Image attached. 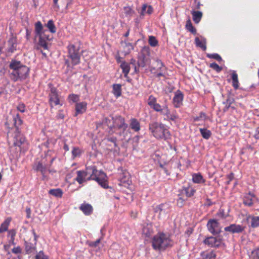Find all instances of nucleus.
I'll return each instance as SVG.
<instances>
[{"mask_svg":"<svg viewBox=\"0 0 259 259\" xmlns=\"http://www.w3.org/2000/svg\"><path fill=\"white\" fill-rule=\"evenodd\" d=\"M183 190L187 197H192L196 192V190L191 186H189L187 187H184Z\"/></svg>","mask_w":259,"mask_h":259,"instance_id":"nucleus-34","label":"nucleus"},{"mask_svg":"<svg viewBox=\"0 0 259 259\" xmlns=\"http://www.w3.org/2000/svg\"><path fill=\"white\" fill-rule=\"evenodd\" d=\"M75 180L79 184L90 180L96 181L102 187L107 189L108 184L106 175L103 171H99L96 166H91L87 167L86 171L78 170Z\"/></svg>","mask_w":259,"mask_h":259,"instance_id":"nucleus-2","label":"nucleus"},{"mask_svg":"<svg viewBox=\"0 0 259 259\" xmlns=\"http://www.w3.org/2000/svg\"><path fill=\"white\" fill-rule=\"evenodd\" d=\"M164 65L161 60L157 59L152 64L150 67V71L153 72L156 71H163Z\"/></svg>","mask_w":259,"mask_h":259,"instance_id":"nucleus-20","label":"nucleus"},{"mask_svg":"<svg viewBox=\"0 0 259 259\" xmlns=\"http://www.w3.org/2000/svg\"><path fill=\"white\" fill-rule=\"evenodd\" d=\"M150 55V51L148 47H144L142 51L140 56L138 58V65L142 67H144L149 63V56Z\"/></svg>","mask_w":259,"mask_h":259,"instance_id":"nucleus-11","label":"nucleus"},{"mask_svg":"<svg viewBox=\"0 0 259 259\" xmlns=\"http://www.w3.org/2000/svg\"><path fill=\"white\" fill-rule=\"evenodd\" d=\"M252 259H259V248L253 250L251 252Z\"/></svg>","mask_w":259,"mask_h":259,"instance_id":"nucleus-52","label":"nucleus"},{"mask_svg":"<svg viewBox=\"0 0 259 259\" xmlns=\"http://www.w3.org/2000/svg\"><path fill=\"white\" fill-rule=\"evenodd\" d=\"M12 251L13 253L18 254L22 252L21 248L20 246L14 247L12 249Z\"/></svg>","mask_w":259,"mask_h":259,"instance_id":"nucleus-57","label":"nucleus"},{"mask_svg":"<svg viewBox=\"0 0 259 259\" xmlns=\"http://www.w3.org/2000/svg\"><path fill=\"white\" fill-rule=\"evenodd\" d=\"M186 28L187 30L191 32L192 33L194 34H196V28L193 26V24L191 21L190 20H188L186 24Z\"/></svg>","mask_w":259,"mask_h":259,"instance_id":"nucleus-38","label":"nucleus"},{"mask_svg":"<svg viewBox=\"0 0 259 259\" xmlns=\"http://www.w3.org/2000/svg\"><path fill=\"white\" fill-rule=\"evenodd\" d=\"M8 45L9 47L8 48V52L13 53L16 50L17 47V39L16 37H12L8 41Z\"/></svg>","mask_w":259,"mask_h":259,"instance_id":"nucleus-28","label":"nucleus"},{"mask_svg":"<svg viewBox=\"0 0 259 259\" xmlns=\"http://www.w3.org/2000/svg\"><path fill=\"white\" fill-rule=\"evenodd\" d=\"M26 38L27 40L29 39V38H30V34H31V32L28 29H26Z\"/></svg>","mask_w":259,"mask_h":259,"instance_id":"nucleus-63","label":"nucleus"},{"mask_svg":"<svg viewBox=\"0 0 259 259\" xmlns=\"http://www.w3.org/2000/svg\"><path fill=\"white\" fill-rule=\"evenodd\" d=\"M8 236L10 237V242L13 245H15V239L16 235V230L15 229H11L8 231Z\"/></svg>","mask_w":259,"mask_h":259,"instance_id":"nucleus-37","label":"nucleus"},{"mask_svg":"<svg viewBox=\"0 0 259 259\" xmlns=\"http://www.w3.org/2000/svg\"><path fill=\"white\" fill-rule=\"evenodd\" d=\"M192 14L194 22L198 23L202 17V13L200 11H193Z\"/></svg>","mask_w":259,"mask_h":259,"instance_id":"nucleus-35","label":"nucleus"},{"mask_svg":"<svg viewBox=\"0 0 259 259\" xmlns=\"http://www.w3.org/2000/svg\"><path fill=\"white\" fill-rule=\"evenodd\" d=\"M184 94L180 90H177L175 93V96L172 99L174 106L176 108H179L183 105Z\"/></svg>","mask_w":259,"mask_h":259,"instance_id":"nucleus-14","label":"nucleus"},{"mask_svg":"<svg viewBox=\"0 0 259 259\" xmlns=\"http://www.w3.org/2000/svg\"><path fill=\"white\" fill-rule=\"evenodd\" d=\"M170 210V206L168 204L161 203L156 205L153 208V211L156 213H158V218L160 219L162 215L168 213Z\"/></svg>","mask_w":259,"mask_h":259,"instance_id":"nucleus-13","label":"nucleus"},{"mask_svg":"<svg viewBox=\"0 0 259 259\" xmlns=\"http://www.w3.org/2000/svg\"><path fill=\"white\" fill-rule=\"evenodd\" d=\"M161 114L164 115L166 116L167 118L168 119L169 116L170 115L171 113L170 112L169 110L168 109L167 106H163V110L161 112Z\"/></svg>","mask_w":259,"mask_h":259,"instance_id":"nucleus-50","label":"nucleus"},{"mask_svg":"<svg viewBox=\"0 0 259 259\" xmlns=\"http://www.w3.org/2000/svg\"><path fill=\"white\" fill-rule=\"evenodd\" d=\"M81 153V150L78 147H74L72 151V156L74 158L79 156Z\"/></svg>","mask_w":259,"mask_h":259,"instance_id":"nucleus-48","label":"nucleus"},{"mask_svg":"<svg viewBox=\"0 0 259 259\" xmlns=\"http://www.w3.org/2000/svg\"><path fill=\"white\" fill-rule=\"evenodd\" d=\"M209 67L216 71L217 72H220L222 70V67H220L218 64L216 63H212L210 64Z\"/></svg>","mask_w":259,"mask_h":259,"instance_id":"nucleus-47","label":"nucleus"},{"mask_svg":"<svg viewBox=\"0 0 259 259\" xmlns=\"http://www.w3.org/2000/svg\"><path fill=\"white\" fill-rule=\"evenodd\" d=\"M50 92L49 94V103L51 108H53L54 106H62L63 104L60 100V97L58 94L57 89L53 87L52 84H49Z\"/></svg>","mask_w":259,"mask_h":259,"instance_id":"nucleus-8","label":"nucleus"},{"mask_svg":"<svg viewBox=\"0 0 259 259\" xmlns=\"http://www.w3.org/2000/svg\"><path fill=\"white\" fill-rule=\"evenodd\" d=\"M47 30L44 29L43 25L40 21H37L34 25V39L38 38V41L37 42L35 49L39 50L41 53L42 55L47 57V55L45 52H44L41 48L44 50H48V41L51 40L49 35L46 34Z\"/></svg>","mask_w":259,"mask_h":259,"instance_id":"nucleus-3","label":"nucleus"},{"mask_svg":"<svg viewBox=\"0 0 259 259\" xmlns=\"http://www.w3.org/2000/svg\"><path fill=\"white\" fill-rule=\"evenodd\" d=\"M200 132L205 139H208L211 135V131L206 128H200Z\"/></svg>","mask_w":259,"mask_h":259,"instance_id":"nucleus-39","label":"nucleus"},{"mask_svg":"<svg viewBox=\"0 0 259 259\" xmlns=\"http://www.w3.org/2000/svg\"><path fill=\"white\" fill-rule=\"evenodd\" d=\"M79 208L85 215H90L93 212V206L91 204L86 202L82 203Z\"/></svg>","mask_w":259,"mask_h":259,"instance_id":"nucleus-17","label":"nucleus"},{"mask_svg":"<svg viewBox=\"0 0 259 259\" xmlns=\"http://www.w3.org/2000/svg\"><path fill=\"white\" fill-rule=\"evenodd\" d=\"M35 259H48L47 255L44 254L42 251H40L35 256Z\"/></svg>","mask_w":259,"mask_h":259,"instance_id":"nucleus-53","label":"nucleus"},{"mask_svg":"<svg viewBox=\"0 0 259 259\" xmlns=\"http://www.w3.org/2000/svg\"><path fill=\"white\" fill-rule=\"evenodd\" d=\"M134 49L133 46L131 43L125 42L124 46V54L126 55L131 52V51Z\"/></svg>","mask_w":259,"mask_h":259,"instance_id":"nucleus-41","label":"nucleus"},{"mask_svg":"<svg viewBox=\"0 0 259 259\" xmlns=\"http://www.w3.org/2000/svg\"><path fill=\"white\" fill-rule=\"evenodd\" d=\"M87 108V103L85 102L77 103L75 105V113L76 116L78 114H82L85 112Z\"/></svg>","mask_w":259,"mask_h":259,"instance_id":"nucleus-19","label":"nucleus"},{"mask_svg":"<svg viewBox=\"0 0 259 259\" xmlns=\"http://www.w3.org/2000/svg\"><path fill=\"white\" fill-rule=\"evenodd\" d=\"M113 126L117 130H121L119 132L120 136H123L125 137V132L127 128L128 125L125 122L124 117L121 116H116L112 117Z\"/></svg>","mask_w":259,"mask_h":259,"instance_id":"nucleus-9","label":"nucleus"},{"mask_svg":"<svg viewBox=\"0 0 259 259\" xmlns=\"http://www.w3.org/2000/svg\"><path fill=\"white\" fill-rule=\"evenodd\" d=\"M255 199L256 197L255 195L249 192L244 196L243 203L245 206L249 207L252 206Z\"/></svg>","mask_w":259,"mask_h":259,"instance_id":"nucleus-16","label":"nucleus"},{"mask_svg":"<svg viewBox=\"0 0 259 259\" xmlns=\"http://www.w3.org/2000/svg\"><path fill=\"white\" fill-rule=\"evenodd\" d=\"M200 255L202 259H216L217 255L214 251H202L200 253Z\"/></svg>","mask_w":259,"mask_h":259,"instance_id":"nucleus-27","label":"nucleus"},{"mask_svg":"<svg viewBox=\"0 0 259 259\" xmlns=\"http://www.w3.org/2000/svg\"><path fill=\"white\" fill-rule=\"evenodd\" d=\"M153 12V8L151 6H147V4H143L140 12V18L143 19L145 14L150 15Z\"/></svg>","mask_w":259,"mask_h":259,"instance_id":"nucleus-21","label":"nucleus"},{"mask_svg":"<svg viewBox=\"0 0 259 259\" xmlns=\"http://www.w3.org/2000/svg\"><path fill=\"white\" fill-rule=\"evenodd\" d=\"M206 56L208 58L214 59L218 61H221L222 60V57L220 55L217 53L207 54Z\"/></svg>","mask_w":259,"mask_h":259,"instance_id":"nucleus-45","label":"nucleus"},{"mask_svg":"<svg viewBox=\"0 0 259 259\" xmlns=\"http://www.w3.org/2000/svg\"><path fill=\"white\" fill-rule=\"evenodd\" d=\"M248 219H250V226L252 228L259 227V216H250Z\"/></svg>","mask_w":259,"mask_h":259,"instance_id":"nucleus-33","label":"nucleus"},{"mask_svg":"<svg viewBox=\"0 0 259 259\" xmlns=\"http://www.w3.org/2000/svg\"><path fill=\"white\" fill-rule=\"evenodd\" d=\"M120 67L122 69V72L124 74V77H126L130 71L131 68L130 64L124 61L121 63Z\"/></svg>","mask_w":259,"mask_h":259,"instance_id":"nucleus-31","label":"nucleus"},{"mask_svg":"<svg viewBox=\"0 0 259 259\" xmlns=\"http://www.w3.org/2000/svg\"><path fill=\"white\" fill-rule=\"evenodd\" d=\"M17 108L18 110L23 113L25 111V105L23 103H20L18 105Z\"/></svg>","mask_w":259,"mask_h":259,"instance_id":"nucleus-56","label":"nucleus"},{"mask_svg":"<svg viewBox=\"0 0 259 259\" xmlns=\"http://www.w3.org/2000/svg\"><path fill=\"white\" fill-rule=\"evenodd\" d=\"M162 71H154L153 73L155 74V75L157 77H160L161 76H164V74L162 73Z\"/></svg>","mask_w":259,"mask_h":259,"instance_id":"nucleus-59","label":"nucleus"},{"mask_svg":"<svg viewBox=\"0 0 259 259\" xmlns=\"http://www.w3.org/2000/svg\"><path fill=\"white\" fill-rule=\"evenodd\" d=\"M9 67L12 70L10 73V77L15 82L24 80L29 75V68L23 65L20 61L12 60L9 65Z\"/></svg>","mask_w":259,"mask_h":259,"instance_id":"nucleus-4","label":"nucleus"},{"mask_svg":"<svg viewBox=\"0 0 259 259\" xmlns=\"http://www.w3.org/2000/svg\"><path fill=\"white\" fill-rule=\"evenodd\" d=\"M23 121L19 114L13 116L12 119L7 120L5 125L8 129H9L7 133L8 141L10 146L12 147H18L19 151H22V145H24L26 142L25 138L22 135L19 130V127L22 124Z\"/></svg>","mask_w":259,"mask_h":259,"instance_id":"nucleus-1","label":"nucleus"},{"mask_svg":"<svg viewBox=\"0 0 259 259\" xmlns=\"http://www.w3.org/2000/svg\"><path fill=\"white\" fill-rule=\"evenodd\" d=\"M156 98L153 95H150L148 98L147 103L149 106L152 107L156 103Z\"/></svg>","mask_w":259,"mask_h":259,"instance_id":"nucleus-46","label":"nucleus"},{"mask_svg":"<svg viewBox=\"0 0 259 259\" xmlns=\"http://www.w3.org/2000/svg\"><path fill=\"white\" fill-rule=\"evenodd\" d=\"M32 234L34 236V242L36 243L38 238V236L36 235L34 230H32Z\"/></svg>","mask_w":259,"mask_h":259,"instance_id":"nucleus-64","label":"nucleus"},{"mask_svg":"<svg viewBox=\"0 0 259 259\" xmlns=\"http://www.w3.org/2000/svg\"><path fill=\"white\" fill-rule=\"evenodd\" d=\"M101 239H98L96 241H90L88 242V245L89 246L92 247H97L99 244L100 243Z\"/></svg>","mask_w":259,"mask_h":259,"instance_id":"nucleus-51","label":"nucleus"},{"mask_svg":"<svg viewBox=\"0 0 259 259\" xmlns=\"http://www.w3.org/2000/svg\"><path fill=\"white\" fill-rule=\"evenodd\" d=\"M56 118L58 119H63L64 118V115L62 110H59L56 115Z\"/></svg>","mask_w":259,"mask_h":259,"instance_id":"nucleus-58","label":"nucleus"},{"mask_svg":"<svg viewBox=\"0 0 259 259\" xmlns=\"http://www.w3.org/2000/svg\"><path fill=\"white\" fill-rule=\"evenodd\" d=\"M213 203L211 201V200L209 198H207L206 200V202L205 203V205L207 206H211Z\"/></svg>","mask_w":259,"mask_h":259,"instance_id":"nucleus-62","label":"nucleus"},{"mask_svg":"<svg viewBox=\"0 0 259 259\" xmlns=\"http://www.w3.org/2000/svg\"><path fill=\"white\" fill-rule=\"evenodd\" d=\"M149 44L151 47H156L158 45V41L156 40L155 37L153 36H149L148 39Z\"/></svg>","mask_w":259,"mask_h":259,"instance_id":"nucleus-44","label":"nucleus"},{"mask_svg":"<svg viewBox=\"0 0 259 259\" xmlns=\"http://www.w3.org/2000/svg\"><path fill=\"white\" fill-rule=\"evenodd\" d=\"M12 218L8 217L1 224L0 226V233H4L8 231V228L12 221Z\"/></svg>","mask_w":259,"mask_h":259,"instance_id":"nucleus-24","label":"nucleus"},{"mask_svg":"<svg viewBox=\"0 0 259 259\" xmlns=\"http://www.w3.org/2000/svg\"><path fill=\"white\" fill-rule=\"evenodd\" d=\"M25 249L27 254H30L35 251L36 249V243H34L25 241Z\"/></svg>","mask_w":259,"mask_h":259,"instance_id":"nucleus-22","label":"nucleus"},{"mask_svg":"<svg viewBox=\"0 0 259 259\" xmlns=\"http://www.w3.org/2000/svg\"><path fill=\"white\" fill-rule=\"evenodd\" d=\"M130 125L131 128L136 132L140 130V124L138 120L136 118H131L130 120Z\"/></svg>","mask_w":259,"mask_h":259,"instance_id":"nucleus-29","label":"nucleus"},{"mask_svg":"<svg viewBox=\"0 0 259 259\" xmlns=\"http://www.w3.org/2000/svg\"><path fill=\"white\" fill-rule=\"evenodd\" d=\"M151 108H152L155 111L159 112L161 113L163 110V107L162 108L161 105L157 103H156Z\"/></svg>","mask_w":259,"mask_h":259,"instance_id":"nucleus-49","label":"nucleus"},{"mask_svg":"<svg viewBox=\"0 0 259 259\" xmlns=\"http://www.w3.org/2000/svg\"><path fill=\"white\" fill-rule=\"evenodd\" d=\"M203 243L209 247L215 248H219L223 244V238L221 236L208 237L203 240Z\"/></svg>","mask_w":259,"mask_h":259,"instance_id":"nucleus-10","label":"nucleus"},{"mask_svg":"<svg viewBox=\"0 0 259 259\" xmlns=\"http://www.w3.org/2000/svg\"><path fill=\"white\" fill-rule=\"evenodd\" d=\"M152 245L156 250H163L171 245V240L168 235L159 232L153 237Z\"/></svg>","mask_w":259,"mask_h":259,"instance_id":"nucleus-7","label":"nucleus"},{"mask_svg":"<svg viewBox=\"0 0 259 259\" xmlns=\"http://www.w3.org/2000/svg\"><path fill=\"white\" fill-rule=\"evenodd\" d=\"M245 229V227L240 225L235 224H231L230 226L226 227L224 230L226 232H229L232 233H239L243 232Z\"/></svg>","mask_w":259,"mask_h":259,"instance_id":"nucleus-15","label":"nucleus"},{"mask_svg":"<svg viewBox=\"0 0 259 259\" xmlns=\"http://www.w3.org/2000/svg\"><path fill=\"white\" fill-rule=\"evenodd\" d=\"M123 10L126 16L131 17L135 13L134 11L130 6L124 7Z\"/></svg>","mask_w":259,"mask_h":259,"instance_id":"nucleus-43","label":"nucleus"},{"mask_svg":"<svg viewBox=\"0 0 259 259\" xmlns=\"http://www.w3.org/2000/svg\"><path fill=\"white\" fill-rule=\"evenodd\" d=\"M149 129L153 136L158 140L164 141L171 138V134L167 126L161 122H153L149 123Z\"/></svg>","mask_w":259,"mask_h":259,"instance_id":"nucleus-5","label":"nucleus"},{"mask_svg":"<svg viewBox=\"0 0 259 259\" xmlns=\"http://www.w3.org/2000/svg\"><path fill=\"white\" fill-rule=\"evenodd\" d=\"M195 42L197 47L202 49L203 51L206 50V39L204 37H202L200 39L199 37H196L195 39Z\"/></svg>","mask_w":259,"mask_h":259,"instance_id":"nucleus-26","label":"nucleus"},{"mask_svg":"<svg viewBox=\"0 0 259 259\" xmlns=\"http://www.w3.org/2000/svg\"><path fill=\"white\" fill-rule=\"evenodd\" d=\"M192 180L194 183L201 184L205 182V180L200 172L194 173L192 174Z\"/></svg>","mask_w":259,"mask_h":259,"instance_id":"nucleus-25","label":"nucleus"},{"mask_svg":"<svg viewBox=\"0 0 259 259\" xmlns=\"http://www.w3.org/2000/svg\"><path fill=\"white\" fill-rule=\"evenodd\" d=\"M49 194L56 197L61 198L63 195V191L60 188L52 189L49 190Z\"/></svg>","mask_w":259,"mask_h":259,"instance_id":"nucleus-32","label":"nucleus"},{"mask_svg":"<svg viewBox=\"0 0 259 259\" xmlns=\"http://www.w3.org/2000/svg\"><path fill=\"white\" fill-rule=\"evenodd\" d=\"M108 141H110L111 142H112L114 144L115 147L117 146V143H116L117 139L116 138L111 137V138H108Z\"/></svg>","mask_w":259,"mask_h":259,"instance_id":"nucleus-60","label":"nucleus"},{"mask_svg":"<svg viewBox=\"0 0 259 259\" xmlns=\"http://www.w3.org/2000/svg\"><path fill=\"white\" fill-rule=\"evenodd\" d=\"M79 100V96L72 94L68 96V100L69 103H76Z\"/></svg>","mask_w":259,"mask_h":259,"instance_id":"nucleus-42","label":"nucleus"},{"mask_svg":"<svg viewBox=\"0 0 259 259\" xmlns=\"http://www.w3.org/2000/svg\"><path fill=\"white\" fill-rule=\"evenodd\" d=\"M254 137L255 138V139H259V127L256 128Z\"/></svg>","mask_w":259,"mask_h":259,"instance_id":"nucleus-61","label":"nucleus"},{"mask_svg":"<svg viewBox=\"0 0 259 259\" xmlns=\"http://www.w3.org/2000/svg\"><path fill=\"white\" fill-rule=\"evenodd\" d=\"M208 118V116L206 115V114L203 112H201L199 113V116H195L193 117V121H198L200 120H203L205 121L207 120Z\"/></svg>","mask_w":259,"mask_h":259,"instance_id":"nucleus-40","label":"nucleus"},{"mask_svg":"<svg viewBox=\"0 0 259 259\" xmlns=\"http://www.w3.org/2000/svg\"><path fill=\"white\" fill-rule=\"evenodd\" d=\"M208 231L213 235L219 234L222 231V228L219 222L215 219H210L207 223Z\"/></svg>","mask_w":259,"mask_h":259,"instance_id":"nucleus-12","label":"nucleus"},{"mask_svg":"<svg viewBox=\"0 0 259 259\" xmlns=\"http://www.w3.org/2000/svg\"><path fill=\"white\" fill-rule=\"evenodd\" d=\"M231 78L232 80V85L233 87L235 90L238 89L239 86V82L238 80V75L235 71H234L232 73Z\"/></svg>","mask_w":259,"mask_h":259,"instance_id":"nucleus-30","label":"nucleus"},{"mask_svg":"<svg viewBox=\"0 0 259 259\" xmlns=\"http://www.w3.org/2000/svg\"><path fill=\"white\" fill-rule=\"evenodd\" d=\"M45 26L52 33H55L56 32V28L52 20H49Z\"/></svg>","mask_w":259,"mask_h":259,"instance_id":"nucleus-36","label":"nucleus"},{"mask_svg":"<svg viewBox=\"0 0 259 259\" xmlns=\"http://www.w3.org/2000/svg\"><path fill=\"white\" fill-rule=\"evenodd\" d=\"M122 85L120 84L115 83L112 85V93L114 96L118 98L120 97L122 94Z\"/></svg>","mask_w":259,"mask_h":259,"instance_id":"nucleus-23","label":"nucleus"},{"mask_svg":"<svg viewBox=\"0 0 259 259\" xmlns=\"http://www.w3.org/2000/svg\"><path fill=\"white\" fill-rule=\"evenodd\" d=\"M43 163L44 162L42 161H38L36 162L34 164L33 168L35 171H40L42 175V177H45L48 165H44Z\"/></svg>","mask_w":259,"mask_h":259,"instance_id":"nucleus-18","label":"nucleus"},{"mask_svg":"<svg viewBox=\"0 0 259 259\" xmlns=\"http://www.w3.org/2000/svg\"><path fill=\"white\" fill-rule=\"evenodd\" d=\"M179 118V116L177 114L176 111L172 112L170 115L169 116L168 120L171 121H176L177 119Z\"/></svg>","mask_w":259,"mask_h":259,"instance_id":"nucleus-54","label":"nucleus"},{"mask_svg":"<svg viewBox=\"0 0 259 259\" xmlns=\"http://www.w3.org/2000/svg\"><path fill=\"white\" fill-rule=\"evenodd\" d=\"M218 215L223 219H226L227 217V215L225 214L224 210V209H220L218 213Z\"/></svg>","mask_w":259,"mask_h":259,"instance_id":"nucleus-55","label":"nucleus"},{"mask_svg":"<svg viewBox=\"0 0 259 259\" xmlns=\"http://www.w3.org/2000/svg\"><path fill=\"white\" fill-rule=\"evenodd\" d=\"M67 57L70 59L69 61L68 59L65 60V64L67 67L71 65L75 66L80 63V46L75 44H69L67 47Z\"/></svg>","mask_w":259,"mask_h":259,"instance_id":"nucleus-6","label":"nucleus"}]
</instances>
